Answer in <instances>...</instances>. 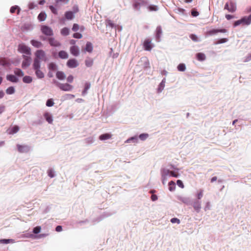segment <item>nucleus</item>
I'll list each match as a JSON object with an SVG mask.
<instances>
[{
	"instance_id": "1",
	"label": "nucleus",
	"mask_w": 251,
	"mask_h": 251,
	"mask_svg": "<svg viewBox=\"0 0 251 251\" xmlns=\"http://www.w3.org/2000/svg\"><path fill=\"white\" fill-rule=\"evenodd\" d=\"M178 172V169L175 168L173 165L169 166L168 168L162 169L161 170V174L163 184L165 185L168 179L171 176L178 177L179 175Z\"/></svg>"
},
{
	"instance_id": "2",
	"label": "nucleus",
	"mask_w": 251,
	"mask_h": 251,
	"mask_svg": "<svg viewBox=\"0 0 251 251\" xmlns=\"http://www.w3.org/2000/svg\"><path fill=\"white\" fill-rule=\"evenodd\" d=\"M35 57L34 59L33 63L36 62L38 64H40V60L45 62L47 60L46 53L43 50H37L35 53Z\"/></svg>"
},
{
	"instance_id": "3",
	"label": "nucleus",
	"mask_w": 251,
	"mask_h": 251,
	"mask_svg": "<svg viewBox=\"0 0 251 251\" xmlns=\"http://www.w3.org/2000/svg\"><path fill=\"white\" fill-rule=\"evenodd\" d=\"M53 83L61 90L64 91H71L73 88L74 86L68 83H61L58 82L55 80H53Z\"/></svg>"
},
{
	"instance_id": "4",
	"label": "nucleus",
	"mask_w": 251,
	"mask_h": 251,
	"mask_svg": "<svg viewBox=\"0 0 251 251\" xmlns=\"http://www.w3.org/2000/svg\"><path fill=\"white\" fill-rule=\"evenodd\" d=\"M32 67L35 72L36 76L38 78H43L44 77V74L41 70L40 64H38L37 63H33Z\"/></svg>"
},
{
	"instance_id": "5",
	"label": "nucleus",
	"mask_w": 251,
	"mask_h": 251,
	"mask_svg": "<svg viewBox=\"0 0 251 251\" xmlns=\"http://www.w3.org/2000/svg\"><path fill=\"white\" fill-rule=\"evenodd\" d=\"M225 10H227L229 12L234 13L237 9L236 4L233 1L226 2L224 7Z\"/></svg>"
},
{
	"instance_id": "6",
	"label": "nucleus",
	"mask_w": 251,
	"mask_h": 251,
	"mask_svg": "<svg viewBox=\"0 0 251 251\" xmlns=\"http://www.w3.org/2000/svg\"><path fill=\"white\" fill-rule=\"evenodd\" d=\"M151 41L150 38H147L144 41L143 46L145 50L151 51L153 48L154 45Z\"/></svg>"
},
{
	"instance_id": "7",
	"label": "nucleus",
	"mask_w": 251,
	"mask_h": 251,
	"mask_svg": "<svg viewBox=\"0 0 251 251\" xmlns=\"http://www.w3.org/2000/svg\"><path fill=\"white\" fill-rule=\"evenodd\" d=\"M18 50L19 52L25 53L27 55H30L31 54L30 49L24 44H20L18 46Z\"/></svg>"
},
{
	"instance_id": "8",
	"label": "nucleus",
	"mask_w": 251,
	"mask_h": 251,
	"mask_svg": "<svg viewBox=\"0 0 251 251\" xmlns=\"http://www.w3.org/2000/svg\"><path fill=\"white\" fill-rule=\"evenodd\" d=\"M23 57L24 58V60L22 62V67L23 68H25L29 66L30 65V62L31 60V58L30 55L27 56L25 55H23Z\"/></svg>"
},
{
	"instance_id": "9",
	"label": "nucleus",
	"mask_w": 251,
	"mask_h": 251,
	"mask_svg": "<svg viewBox=\"0 0 251 251\" xmlns=\"http://www.w3.org/2000/svg\"><path fill=\"white\" fill-rule=\"evenodd\" d=\"M79 63L75 58L70 59L67 62V66L70 68H75L78 67Z\"/></svg>"
},
{
	"instance_id": "10",
	"label": "nucleus",
	"mask_w": 251,
	"mask_h": 251,
	"mask_svg": "<svg viewBox=\"0 0 251 251\" xmlns=\"http://www.w3.org/2000/svg\"><path fill=\"white\" fill-rule=\"evenodd\" d=\"M17 149L19 152L21 153H26L30 151V147L26 145H17Z\"/></svg>"
},
{
	"instance_id": "11",
	"label": "nucleus",
	"mask_w": 251,
	"mask_h": 251,
	"mask_svg": "<svg viewBox=\"0 0 251 251\" xmlns=\"http://www.w3.org/2000/svg\"><path fill=\"white\" fill-rule=\"evenodd\" d=\"M41 31L43 33L47 36H51L53 34L51 28L47 25L42 26L41 27Z\"/></svg>"
},
{
	"instance_id": "12",
	"label": "nucleus",
	"mask_w": 251,
	"mask_h": 251,
	"mask_svg": "<svg viewBox=\"0 0 251 251\" xmlns=\"http://www.w3.org/2000/svg\"><path fill=\"white\" fill-rule=\"evenodd\" d=\"M192 206L197 213H199L201 209V201L198 200H195L193 203Z\"/></svg>"
},
{
	"instance_id": "13",
	"label": "nucleus",
	"mask_w": 251,
	"mask_h": 251,
	"mask_svg": "<svg viewBox=\"0 0 251 251\" xmlns=\"http://www.w3.org/2000/svg\"><path fill=\"white\" fill-rule=\"evenodd\" d=\"M227 32V30L226 29H213L212 30H210L209 31H208L206 32V34L209 35H212L214 34H216V33L218 32H221V33H226Z\"/></svg>"
},
{
	"instance_id": "14",
	"label": "nucleus",
	"mask_w": 251,
	"mask_h": 251,
	"mask_svg": "<svg viewBox=\"0 0 251 251\" xmlns=\"http://www.w3.org/2000/svg\"><path fill=\"white\" fill-rule=\"evenodd\" d=\"M70 51L71 53L75 56H77L79 54V48L76 46H73L71 47Z\"/></svg>"
},
{
	"instance_id": "15",
	"label": "nucleus",
	"mask_w": 251,
	"mask_h": 251,
	"mask_svg": "<svg viewBox=\"0 0 251 251\" xmlns=\"http://www.w3.org/2000/svg\"><path fill=\"white\" fill-rule=\"evenodd\" d=\"M242 25H248L251 24V14L247 17H243L241 19Z\"/></svg>"
},
{
	"instance_id": "16",
	"label": "nucleus",
	"mask_w": 251,
	"mask_h": 251,
	"mask_svg": "<svg viewBox=\"0 0 251 251\" xmlns=\"http://www.w3.org/2000/svg\"><path fill=\"white\" fill-rule=\"evenodd\" d=\"M48 41L51 46L53 47H59L61 45V44L59 41L55 39L54 38H48Z\"/></svg>"
},
{
	"instance_id": "17",
	"label": "nucleus",
	"mask_w": 251,
	"mask_h": 251,
	"mask_svg": "<svg viewBox=\"0 0 251 251\" xmlns=\"http://www.w3.org/2000/svg\"><path fill=\"white\" fill-rule=\"evenodd\" d=\"M178 199L187 205H190L191 204V199L189 197H179L178 198Z\"/></svg>"
},
{
	"instance_id": "18",
	"label": "nucleus",
	"mask_w": 251,
	"mask_h": 251,
	"mask_svg": "<svg viewBox=\"0 0 251 251\" xmlns=\"http://www.w3.org/2000/svg\"><path fill=\"white\" fill-rule=\"evenodd\" d=\"M44 117L45 118L46 120L49 123L52 124L53 122V119L51 115L48 112H46L44 114Z\"/></svg>"
},
{
	"instance_id": "19",
	"label": "nucleus",
	"mask_w": 251,
	"mask_h": 251,
	"mask_svg": "<svg viewBox=\"0 0 251 251\" xmlns=\"http://www.w3.org/2000/svg\"><path fill=\"white\" fill-rule=\"evenodd\" d=\"M58 56L61 59H67L69 55L68 53L64 50H61L58 52Z\"/></svg>"
},
{
	"instance_id": "20",
	"label": "nucleus",
	"mask_w": 251,
	"mask_h": 251,
	"mask_svg": "<svg viewBox=\"0 0 251 251\" xmlns=\"http://www.w3.org/2000/svg\"><path fill=\"white\" fill-rule=\"evenodd\" d=\"M112 137V135L109 133H105L101 134L99 136V139L100 140H105L110 139Z\"/></svg>"
},
{
	"instance_id": "21",
	"label": "nucleus",
	"mask_w": 251,
	"mask_h": 251,
	"mask_svg": "<svg viewBox=\"0 0 251 251\" xmlns=\"http://www.w3.org/2000/svg\"><path fill=\"white\" fill-rule=\"evenodd\" d=\"M56 77L59 80H64L66 78L65 74L61 71H58L56 74Z\"/></svg>"
},
{
	"instance_id": "22",
	"label": "nucleus",
	"mask_w": 251,
	"mask_h": 251,
	"mask_svg": "<svg viewBox=\"0 0 251 251\" xmlns=\"http://www.w3.org/2000/svg\"><path fill=\"white\" fill-rule=\"evenodd\" d=\"M93 47L91 43L88 42L86 44L85 51L91 52L93 51Z\"/></svg>"
},
{
	"instance_id": "23",
	"label": "nucleus",
	"mask_w": 251,
	"mask_h": 251,
	"mask_svg": "<svg viewBox=\"0 0 251 251\" xmlns=\"http://www.w3.org/2000/svg\"><path fill=\"white\" fill-rule=\"evenodd\" d=\"M6 78L8 80L13 82H17L18 81V79L15 75H7Z\"/></svg>"
},
{
	"instance_id": "24",
	"label": "nucleus",
	"mask_w": 251,
	"mask_h": 251,
	"mask_svg": "<svg viewBox=\"0 0 251 251\" xmlns=\"http://www.w3.org/2000/svg\"><path fill=\"white\" fill-rule=\"evenodd\" d=\"M15 242V240L12 239H3L0 240V244H7L9 243H14Z\"/></svg>"
},
{
	"instance_id": "25",
	"label": "nucleus",
	"mask_w": 251,
	"mask_h": 251,
	"mask_svg": "<svg viewBox=\"0 0 251 251\" xmlns=\"http://www.w3.org/2000/svg\"><path fill=\"white\" fill-rule=\"evenodd\" d=\"M30 42L32 46L38 48L41 47L43 45L41 42L35 40H31Z\"/></svg>"
},
{
	"instance_id": "26",
	"label": "nucleus",
	"mask_w": 251,
	"mask_h": 251,
	"mask_svg": "<svg viewBox=\"0 0 251 251\" xmlns=\"http://www.w3.org/2000/svg\"><path fill=\"white\" fill-rule=\"evenodd\" d=\"M47 174L50 178H53L55 176V171L52 168H49L47 171Z\"/></svg>"
},
{
	"instance_id": "27",
	"label": "nucleus",
	"mask_w": 251,
	"mask_h": 251,
	"mask_svg": "<svg viewBox=\"0 0 251 251\" xmlns=\"http://www.w3.org/2000/svg\"><path fill=\"white\" fill-rule=\"evenodd\" d=\"M65 16L67 20H72L74 17V14L72 11H67L65 14Z\"/></svg>"
},
{
	"instance_id": "28",
	"label": "nucleus",
	"mask_w": 251,
	"mask_h": 251,
	"mask_svg": "<svg viewBox=\"0 0 251 251\" xmlns=\"http://www.w3.org/2000/svg\"><path fill=\"white\" fill-rule=\"evenodd\" d=\"M162 34V28L161 27H157L156 30V38L157 40H159Z\"/></svg>"
},
{
	"instance_id": "29",
	"label": "nucleus",
	"mask_w": 251,
	"mask_h": 251,
	"mask_svg": "<svg viewBox=\"0 0 251 251\" xmlns=\"http://www.w3.org/2000/svg\"><path fill=\"white\" fill-rule=\"evenodd\" d=\"M197 58L199 61H203L205 59V55L203 53H198L196 55Z\"/></svg>"
},
{
	"instance_id": "30",
	"label": "nucleus",
	"mask_w": 251,
	"mask_h": 251,
	"mask_svg": "<svg viewBox=\"0 0 251 251\" xmlns=\"http://www.w3.org/2000/svg\"><path fill=\"white\" fill-rule=\"evenodd\" d=\"M85 63L87 67H91L93 64V60L90 58H87L85 61Z\"/></svg>"
},
{
	"instance_id": "31",
	"label": "nucleus",
	"mask_w": 251,
	"mask_h": 251,
	"mask_svg": "<svg viewBox=\"0 0 251 251\" xmlns=\"http://www.w3.org/2000/svg\"><path fill=\"white\" fill-rule=\"evenodd\" d=\"M47 15L45 12H41L38 16V19L40 21H44L46 20Z\"/></svg>"
},
{
	"instance_id": "32",
	"label": "nucleus",
	"mask_w": 251,
	"mask_h": 251,
	"mask_svg": "<svg viewBox=\"0 0 251 251\" xmlns=\"http://www.w3.org/2000/svg\"><path fill=\"white\" fill-rule=\"evenodd\" d=\"M70 30L68 27H64L61 30V34L63 36H67L69 34Z\"/></svg>"
},
{
	"instance_id": "33",
	"label": "nucleus",
	"mask_w": 251,
	"mask_h": 251,
	"mask_svg": "<svg viewBox=\"0 0 251 251\" xmlns=\"http://www.w3.org/2000/svg\"><path fill=\"white\" fill-rule=\"evenodd\" d=\"M23 81L25 83H30L32 82V78L30 76H25L23 77Z\"/></svg>"
},
{
	"instance_id": "34",
	"label": "nucleus",
	"mask_w": 251,
	"mask_h": 251,
	"mask_svg": "<svg viewBox=\"0 0 251 251\" xmlns=\"http://www.w3.org/2000/svg\"><path fill=\"white\" fill-rule=\"evenodd\" d=\"M17 10V14L20 13V9L18 6H14L11 7L10 11L11 13H14Z\"/></svg>"
},
{
	"instance_id": "35",
	"label": "nucleus",
	"mask_w": 251,
	"mask_h": 251,
	"mask_svg": "<svg viewBox=\"0 0 251 251\" xmlns=\"http://www.w3.org/2000/svg\"><path fill=\"white\" fill-rule=\"evenodd\" d=\"M14 73L16 75L19 76H23L24 75V72L19 69H16L14 70Z\"/></svg>"
},
{
	"instance_id": "36",
	"label": "nucleus",
	"mask_w": 251,
	"mask_h": 251,
	"mask_svg": "<svg viewBox=\"0 0 251 251\" xmlns=\"http://www.w3.org/2000/svg\"><path fill=\"white\" fill-rule=\"evenodd\" d=\"M169 189L170 191H174L176 187L175 183L173 181H171L169 182Z\"/></svg>"
},
{
	"instance_id": "37",
	"label": "nucleus",
	"mask_w": 251,
	"mask_h": 251,
	"mask_svg": "<svg viewBox=\"0 0 251 251\" xmlns=\"http://www.w3.org/2000/svg\"><path fill=\"white\" fill-rule=\"evenodd\" d=\"M15 92V89L13 87H9L6 90V93L8 95L14 94Z\"/></svg>"
},
{
	"instance_id": "38",
	"label": "nucleus",
	"mask_w": 251,
	"mask_h": 251,
	"mask_svg": "<svg viewBox=\"0 0 251 251\" xmlns=\"http://www.w3.org/2000/svg\"><path fill=\"white\" fill-rule=\"evenodd\" d=\"M49 69L50 70L54 71L57 69V67L54 63H50L49 64Z\"/></svg>"
},
{
	"instance_id": "39",
	"label": "nucleus",
	"mask_w": 251,
	"mask_h": 251,
	"mask_svg": "<svg viewBox=\"0 0 251 251\" xmlns=\"http://www.w3.org/2000/svg\"><path fill=\"white\" fill-rule=\"evenodd\" d=\"M90 86H91V84L90 83L86 82L85 84L84 89L82 92L83 95H84L85 94H86L87 93V90L90 88Z\"/></svg>"
},
{
	"instance_id": "40",
	"label": "nucleus",
	"mask_w": 251,
	"mask_h": 251,
	"mask_svg": "<svg viewBox=\"0 0 251 251\" xmlns=\"http://www.w3.org/2000/svg\"><path fill=\"white\" fill-rule=\"evenodd\" d=\"M19 130V127L17 126H15L11 128L10 133V134H14L16 132H17Z\"/></svg>"
},
{
	"instance_id": "41",
	"label": "nucleus",
	"mask_w": 251,
	"mask_h": 251,
	"mask_svg": "<svg viewBox=\"0 0 251 251\" xmlns=\"http://www.w3.org/2000/svg\"><path fill=\"white\" fill-rule=\"evenodd\" d=\"M149 137V134L147 133H142L140 134L139 138L143 141L145 140Z\"/></svg>"
},
{
	"instance_id": "42",
	"label": "nucleus",
	"mask_w": 251,
	"mask_h": 251,
	"mask_svg": "<svg viewBox=\"0 0 251 251\" xmlns=\"http://www.w3.org/2000/svg\"><path fill=\"white\" fill-rule=\"evenodd\" d=\"M185 65L184 64H179L177 66V69L179 71H184L185 70Z\"/></svg>"
},
{
	"instance_id": "43",
	"label": "nucleus",
	"mask_w": 251,
	"mask_h": 251,
	"mask_svg": "<svg viewBox=\"0 0 251 251\" xmlns=\"http://www.w3.org/2000/svg\"><path fill=\"white\" fill-rule=\"evenodd\" d=\"M131 141H133V142L137 143L138 142V138L137 137H132L130 138L127 139L126 141V143H130Z\"/></svg>"
},
{
	"instance_id": "44",
	"label": "nucleus",
	"mask_w": 251,
	"mask_h": 251,
	"mask_svg": "<svg viewBox=\"0 0 251 251\" xmlns=\"http://www.w3.org/2000/svg\"><path fill=\"white\" fill-rule=\"evenodd\" d=\"M202 196H203V190H200V192L199 193H198L196 195V197L198 199L197 200L200 201V200H201L202 198Z\"/></svg>"
},
{
	"instance_id": "45",
	"label": "nucleus",
	"mask_w": 251,
	"mask_h": 251,
	"mask_svg": "<svg viewBox=\"0 0 251 251\" xmlns=\"http://www.w3.org/2000/svg\"><path fill=\"white\" fill-rule=\"evenodd\" d=\"M228 41V39L227 38H222L218 40L216 43L215 44H222Z\"/></svg>"
},
{
	"instance_id": "46",
	"label": "nucleus",
	"mask_w": 251,
	"mask_h": 251,
	"mask_svg": "<svg viewBox=\"0 0 251 251\" xmlns=\"http://www.w3.org/2000/svg\"><path fill=\"white\" fill-rule=\"evenodd\" d=\"M106 24L107 26H109V27H110L111 28L114 27V26H115V25L113 23V22L112 21L110 20H108L106 21Z\"/></svg>"
},
{
	"instance_id": "47",
	"label": "nucleus",
	"mask_w": 251,
	"mask_h": 251,
	"mask_svg": "<svg viewBox=\"0 0 251 251\" xmlns=\"http://www.w3.org/2000/svg\"><path fill=\"white\" fill-rule=\"evenodd\" d=\"M41 228L40 226H38L34 227L33 229V232L34 234H38L41 231Z\"/></svg>"
},
{
	"instance_id": "48",
	"label": "nucleus",
	"mask_w": 251,
	"mask_h": 251,
	"mask_svg": "<svg viewBox=\"0 0 251 251\" xmlns=\"http://www.w3.org/2000/svg\"><path fill=\"white\" fill-rule=\"evenodd\" d=\"M190 38L194 42L198 41V38L197 36L194 34H191L190 35Z\"/></svg>"
},
{
	"instance_id": "49",
	"label": "nucleus",
	"mask_w": 251,
	"mask_h": 251,
	"mask_svg": "<svg viewBox=\"0 0 251 251\" xmlns=\"http://www.w3.org/2000/svg\"><path fill=\"white\" fill-rule=\"evenodd\" d=\"M170 221L173 224L177 223V224H179L180 223V220L176 218H172Z\"/></svg>"
},
{
	"instance_id": "50",
	"label": "nucleus",
	"mask_w": 251,
	"mask_h": 251,
	"mask_svg": "<svg viewBox=\"0 0 251 251\" xmlns=\"http://www.w3.org/2000/svg\"><path fill=\"white\" fill-rule=\"evenodd\" d=\"M79 29V26L77 24H74L73 25V27H72V30L73 31L76 32Z\"/></svg>"
},
{
	"instance_id": "51",
	"label": "nucleus",
	"mask_w": 251,
	"mask_h": 251,
	"mask_svg": "<svg viewBox=\"0 0 251 251\" xmlns=\"http://www.w3.org/2000/svg\"><path fill=\"white\" fill-rule=\"evenodd\" d=\"M54 102L52 99H49L46 102V105L49 107L53 106Z\"/></svg>"
},
{
	"instance_id": "52",
	"label": "nucleus",
	"mask_w": 251,
	"mask_h": 251,
	"mask_svg": "<svg viewBox=\"0 0 251 251\" xmlns=\"http://www.w3.org/2000/svg\"><path fill=\"white\" fill-rule=\"evenodd\" d=\"M73 37L76 39H81L82 37V35L79 33L76 32L73 34Z\"/></svg>"
},
{
	"instance_id": "53",
	"label": "nucleus",
	"mask_w": 251,
	"mask_h": 251,
	"mask_svg": "<svg viewBox=\"0 0 251 251\" xmlns=\"http://www.w3.org/2000/svg\"><path fill=\"white\" fill-rule=\"evenodd\" d=\"M210 208H211L210 202L209 201H207L205 204V206L204 208V210L205 211H206L207 210H210Z\"/></svg>"
},
{
	"instance_id": "54",
	"label": "nucleus",
	"mask_w": 251,
	"mask_h": 251,
	"mask_svg": "<svg viewBox=\"0 0 251 251\" xmlns=\"http://www.w3.org/2000/svg\"><path fill=\"white\" fill-rule=\"evenodd\" d=\"M49 8L53 14L55 15H57L58 14L57 9L55 8H54L52 5L50 6Z\"/></svg>"
},
{
	"instance_id": "55",
	"label": "nucleus",
	"mask_w": 251,
	"mask_h": 251,
	"mask_svg": "<svg viewBox=\"0 0 251 251\" xmlns=\"http://www.w3.org/2000/svg\"><path fill=\"white\" fill-rule=\"evenodd\" d=\"M176 184L180 188H183L184 187L183 183L182 181L180 180H177L176 181Z\"/></svg>"
},
{
	"instance_id": "56",
	"label": "nucleus",
	"mask_w": 251,
	"mask_h": 251,
	"mask_svg": "<svg viewBox=\"0 0 251 251\" xmlns=\"http://www.w3.org/2000/svg\"><path fill=\"white\" fill-rule=\"evenodd\" d=\"M148 8L150 11H156L157 10V6L155 5H150Z\"/></svg>"
},
{
	"instance_id": "57",
	"label": "nucleus",
	"mask_w": 251,
	"mask_h": 251,
	"mask_svg": "<svg viewBox=\"0 0 251 251\" xmlns=\"http://www.w3.org/2000/svg\"><path fill=\"white\" fill-rule=\"evenodd\" d=\"M140 3L138 1H135L133 4V6L135 9H139L140 7Z\"/></svg>"
},
{
	"instance_id": "58",
	"label": "nucleus",
	"mask_w": 251,
	"mask_h": 251,
	"mask_svg": "<svg viewBox=\"0 0 251 251\" xmlns=\"http://www.w3.org/2000/svg\"><path fill=\"white\" fill-rule=\"evenodd\" d=\"M241 24H242V23L241 20V19H240V20H237V21H235V22L234 23V24H233V26H234V27H235V26H238V25H241Z\"/></svg>"
},
{
	"instance_id": "59",
	"label": "nucleus",
	"mask_w": 251,
	"mask_h": 251,
	"mask_svg": "<svg viewBox=\"0 0 251 251\" xmlns=\"http://www.w3.org/2000/svg\"><path fill=\"white\" fill-rule=\"evenodd\" d=\"M73 80H74V77L72 75H70L69 76H68L67 78V81L70 83L72 82L73 81Z\"/></svg>"
},
{
	"instance_id": "60",
	"label": "nucleus",
	"mask_w": 251,
	"mask_h": 251,
	"mask_svg": "<svg viewBox=\"0 0 251 251\" xmlns=\"http://www.w3.org/2000/svg\"><path fill=\"white\" fill-rule=\"evenodd\" d=\"M225 17L227 20H230L235 18V17L233 15H231L230 14H226Z\"/></svg>"
},
{
	"instance_id": "61",
	"label": "nucleus",
	"mask_w": 251,
	"mask_h": 251,
	"mask_svg": "<svg viewBox=\"0 0 251 251\" xmlns=\"http://www.w3.org/2000/svg\"><path fill=\"white\" fill-rule=\"evenodd\" d=\"M55 230L57 232H60L62 230V227L61 226H57L55 228Z\"/></svg>"
},
{
	"instance_id": "62",
	"label": "nucleus",
	"mask_w": 251,
	"mask_h": 251,
	"mask_svg": "<svg viewBox=\"0 0 251 251\" xmlns=\"http://www.w3.org/2000/svg\"><path fill=\"white\" fill-rule=\"evenodd\" d=\"M199 12L197 11H192L191 14L194 17H196L199 15Z\"/></svg>"
},
{
	"instance_id": "63",
	"label": "nucleus",
	"mask_w": 251,
	"mask_h": 251,
	"mask_svg": "<svg viewBox=\"0 0 251 251\" xmlns=\"http://www.w3.org/2000/svg\"><path fill=\"white\" fill-rule=\"evenodd\" d=\"M35 6H36V5H35L33 3H30L28 5V8L30 9H32L34 8Z\"/></svg>"
},
{
	"instance_id": "64",
	"label": "nucleus",
	"mask_w": 251,
	"mask_h": 251,
	"mask_svg": "<svg viewBox=\"0 0 251 251\" xmlns=\"http://www.w3.org/2000/svg\"><path fill=\"white\" fill-rule=\"evenodd\" d=\"M157 196L155 195H152L151 196V199L152 201H155L157 200Z\"/></svg>"
}]
</instances>
